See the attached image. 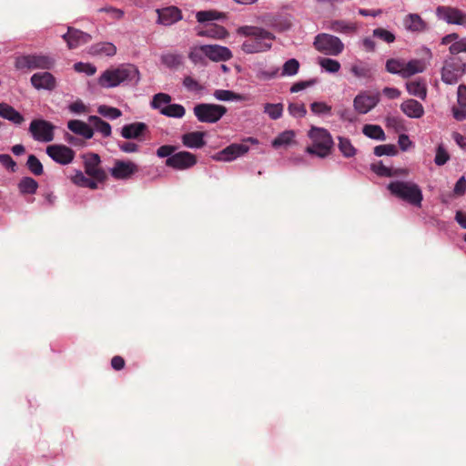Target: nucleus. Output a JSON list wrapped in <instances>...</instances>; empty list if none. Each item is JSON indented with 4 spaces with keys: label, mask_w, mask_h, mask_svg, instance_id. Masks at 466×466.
Listing matches in <instances>:
<instances>
[{
    "label": "nucleus",
    "mask_w": 466,
    "mask_h": 466,
    "mask_svg": "<svg viewBox=\"0 0 466 466\" xmlns=\"http://www.w3.org/2000/svg\"><path fill=\"white\" fill-rule=\"evenodd\" d=\"M46 154L60 165H68L75 158V151L65 145H50L46 147Z\"/></svg>",
    "instance_id": "13"
},
{
    "label": "nucleus",
    "mask_w": 466,
    "mask_h": 466,
    "mask_svg": "<svg viewBox=\"0 0 466 466\" xmlns=\"http://www.w3.org/2000/svg\"><path fill=\"white\" fill-rule=\"evenodd\" d=\"M449 51L451 55L466 52V37L458 39V41L452 43L449 47Z\"/></svg>",
    "instance_id": "54"
},
{
    "label": "nucleus",
    "mask_w": 466,
    "mask_h": 466,
    "mask_svg": "<svg viewBox=\"0 0 466 466\" xmlns=\"http://www.w3.org/2000/svg\"><path fill=\"white\" fill-rule=\"evenodd\" d=\"M55 126L44 119H35L30 123L29 131L36 141L51 142L54 140Z\"/></svg>",
    "instance_id": "10"
},
{
    "label": "nucleus",
    "mask_w": 466,
    "mask_h": 466,
    "mask_svg": "<svg viewBox=\"0 0 466 466\" xmlns=\"http://www.w3.org/2000/svg\"><path fill=\"white\" fill-rule=\"evenodd\" d=\"M158 23L164 25H170L175 23V6H169L157 10Z\"/></svg>",
    "instance_id": "32"
},
{
    "label": "nucleus",
    "mask_w": 466,
    "mask_h": 466,
    "mask_svg": "<svg viewBox=\"0 0 466 466\" xmlns=\"http://www.w3.org/2000/svg\"><path fill=\"white\" fill-rule=\"evenodd\" d=\"M248 150L249 147L245 143H233L221 151L218 152L212 157L217 161H232L237 157L245 155L248 152Z\"/></svg>",
    "instance_id": "14"
},
{
    "label": "nucleus",
    "mask_w": 466,
    "mask_h": 466,
    "mask_svg": "<svg viewBox=\"0 0 466 466\" xmlns=\"http://www.w3.org/2000/svg\"><path fill=\"white\" fill-rule=\"evenodd\" d=\"M17 188L21 195H34L38 188V183L33 177H24L19 180Z\"/></svg>",
    "instance_id": "29"
},
{
    "label": "nucleus",
    "mask_w": 466,
    "mask_h": 466,
    "mask_svg": "<svg viewBox=\"0 0 466 466\" xmlns=\"http://www.w3.org/2000/svg\"><path fill=\"white\" fill-rule=\"evenodd\" d=\"M387 188L395 198L411 206L421 207L423 195L420 187L416 183L412 181L395 180L389 183Z\"/></svg>",
    "instance_id": "3"
},
{
    "label": "nucleus",
    "mask_w": 466,
    "mask_h": 466,
    "mask_svg": "<svg viewBox=\"0 0 466 466\" xmlns=\"http://www.w3.org/2000/svg\"><path fill=\"white\" fill-rule=\"evenodd\" d=\"M147 129V126L142 122H135L125 125L121 129V136L126 139L139 138Z\"/></svg>",
    "instance_id": "22"
},
{
    "label": "nucleus",
    "mask_w": 466,
    "mask_h": 466,
    "mask_svg": "<svg viewBox=\"0 0 466 466\" xmlns=\"http://www.w3.org/2000/svg\"><path fill=\"white\" fill-rule=\"evenodd\" d=\"M26 167L35 176H40L44 172L43 165L35 155H29Z\"/></svg>",
    "instance_id": "42"
},
{
    "label": "nucleus",
    "mask_w": 466,
    "mask_h": 466,
    "mask_svg": "<svg viewBox=\"0 0 466 466\" xmlns=\"http://www.w3.org/2000/svg\"><path fill=\"white\" fill-rule=\"evenodd\" d=\"M466 191V179L464 177L459 178L456 182L453 192L457 196H461Z\"/></svg>",
    "instance_id": "63"
},
{
    "label": "nucleus",
    "mask_w": 466,
    "mask_h": 466,
    "mask_svg": "<svg viewBox=\"0 0 466 466\" xmlns=\"http://www.w3.org/2000/svg\"><path fill=\"white\" fill-rule=\"evenodd\" d=\"M310 109L315 115H325L331 112V106L324 102H313L310 104Z\"/></svg>",
    "instance_id": "52"
},
{
    "label": "nucleus",
    "mask_w": 466,
    "mask_h": 466,
    "mask_svg": "<svg viewBox=\"0 0 466 466\" xmlns=\"http://www.w3.org/2000/svg\"><path fill=\"white\" fill-rule=\"evenodd\" d=\"M295 137V132L293 130H286L277 136L272 141V147L278 148L282 146L289 145Z\"/></svg>",
    "instance_id": "35"
},
{
    "label": "nucleus",
    "mask_w": 466,
    "mask_h": 466,
    "mask_svg": "<svg viewBox=\"0 0 466 466\" xmlns=\"http://www.w3.org/2000/svg\"><path fill=\"white\" fill-rule=\"evenodd\" d=\"M214 96L218 100L221 101H230V100H238L241 101L244 99V96L242 95L234 93L230 90H224V89H218L214 92Z\"/></svg>",
    "instance_id": "41"
},
{
    "label": "nucleus",
    "mask_w": 466,
    "mask_h": 466,
    "mask_svg": "<svg viewBox=\"0 0 466 466\" xmlns=\"http://www.w3.org/2000/svg\"><path fill=\"white\" fill-rule=\"evenodd\" d=\"M171 96L164 94L158 93L154 96L151 101V106L156 109H159L160 113L170 116L175 117V104H170Z\"/></svg>",
    "instance_id": "20"
},
{
    "label": "nucleus",
    "mask_w": 466,
    "mask_h": 466,
    "mask_svg": "<svg viewBox=\"0 0 466 466\" xmlns=\"http://www.w3.org/2000/svg\"><path fill=\"white\" fill-rule=\"evenodd\" d=\"M0 163L12 172L16 171L17 165L8 154H0Z\"/></svg>",
    "instance_id": "55"
},
{
    "label": "nucleus",
    "mask_w": 466,
    "mask_h": 466,
    "mask_svg": "<svg viewBox=\"0 0 466 466\" xmlns=\"http://www.w3.org/2000/svg\"><path fill=\"white\" fill-rule=\"evenodd\" d=\"M289 113L294 117H304L307 114V109L304 104L290 103L288 106Z\"/></svg>",
    "instance_id": "49"
},
{
    "label": "nucleus",
    "mask_w": 466,
    "mask_h": 466,
    "mask_svg": "<svg viewBox=\"0 0 466 466\" xmlns=\"http://www.w3.org/2000/svg\"><path fill=\"white\" fill-rule=\"evenodd\" d=\"M237 33L247 37L241 45V50L245 54L267 52L271 49L276 39L273 33L258 26H240Z\"/></svg>",
    "instance_id": "1"
},
{
    "label": "nucleus",
    "mask_w": 466,
    "mask_h": 466,
    "mask_svg": "<svg viewBox=\"0 0 466 466\" xmlns=\"http://www.w3.org/2000/svg\"><path fill=\"white\" fill-rule=\"evenodd\" d=\"M0 116L15 125H21L25 121L24 116L18 111L5 103L0 104Z\"/></svg>",
    "instance_id": "27"
},
{
    "label": "nucleus",
    "mask_w": 466,
    "mask_h": 466,
    "mask_svg": "<svg viewBox=\"0 0 466 466\" xmlns=\"http://www.w3.org/2000/svg\"><path fill=\"white\" fill-rule=\"evenodd\" d=\"M69 110L75 114L86 113L87 111L86 106L81 101L77 100L69 105Z\"/></svg>",
    "instance_id": "62"
},
{
    "label": "nucleus",
    "mask_w": 466,
    "mask_h": 466,
    "mask_svg": "<svg viewBox=\"0 0 466 466\" xmlns=\"http://www.w3.org/2000/svg\"><path fill=\"white\" fill-rule=\"evenodd\" d=\"M340 119L343 121L353 122L356 119L354 113L350 108H342L337 111Z\"/></svg>",
    "instance_id": "61"
},
{
    "label": "nucleus",
    "mask_w": 466,
    "mask_h": 466,
    "mask_svg": "<svg viewBox=\"0 0 466 466\" xmlns=\"http://www.w3.org/2000/svg\"><path fill=\"white\" fill-rule=\"evenodd\" d=\"M30 82L32 86L37 89H45L48 91H52L56 86V77L49 72H41V73H35L31 78Z\"/></svg>",
    "instance_id": "19"
},
{
    "label": "nucleus",
    "mask_w": 466,
    "mask_h": 466,
    "mask_svg": "<svg viewBox=\"0 0 466 466\" xmlns=\"http://www.w3.org/2000/svg\"><path fill=\"white\" fill-rule=\"evenodd\" d=\"M363 134L372 139L385 140V133L380 126L378 125H365L362 128Z\"/></svg>",
    "instance_id": "34"
},
{
    "label": "nucleus",
    "mask_w": 466,
    "mask_h": 466,
    "mask_svg": "<svg viewBox=\"0 0 466 466\" xmlns=\"http://www.w3.org/2000/svg\"><path fill=\"white\" fill-rule=\"evenodd\" d=\"M386 70L390 74L400 75L403 78H408L417 73H421L425 69L423 61L412 59L405 62L403 59L390 58L386 62Z\"/></svg>",
    "instance_id": "6"
},
{
    "label": "nucleus",
    "mask_w": 466,
    "mask_h": 466,
    "mask_svg": "<svg viewBox=\"0 0 466 466\" xmlns=\"http://www.w3.org/2000/svg\"><path fill=\"white\" fill-rule=\"evenodd\" d=\"M90 177H87L82 171L77 170L76 174L71 177L72 182L82 187H86Z\"/></svg>",
    "instance_id": "58"
},
{
    "label": "nucleus",
    "mask_w": 466,
    "mask_h": 466,
    "mask_svg": "<svg viewBox=\"0 0 466 466\" xmlns=\"http://www.w3.org/2000/svg\"><path fill=\"white\" fill-rule=\"evenodd\" d=\"M437 16L448 24L466 25V13L461 10L446 5L438 6L436 9Z\"/></svg>",
    "instance_id": "12"
},
{
    "label": "nucleus",
    "mask_w": 466,
    "mask_h": 466,
    "mask_svg": "<svg viewBox=\"0 0 466 466\" xmlns=\"http://www.w3.org/2000/svg\"><path fill=\"white\" fill-rule=\"evenodd\" d=\"M205 132L193 131L184 134L181 137L183 145L189 148H201L205 146Z\"/></svg>",
    "instance_id": "23"
},
{
    "label": "nucleus",
    "mask_w": 466,
    "mask_h": 466,
    "mask_svg": "<svg viewBox=\"0 0 466 466\" xmlns=\"http://www.w3.org/2000/svg\"><path fill=\"white\" fill-rule=\"evenodd\" d=\"M53 56L44 54H30L19 56L15 60V67L18 70H50L55 66Z\"/></svg>",
    "instance_id": "5"
},
{
    "label": "nucleus",
    "mask_w": 466,
    "mask_h": 466,
    "mask_svg": "<svg viewBox=\"0 0 466 466\" xmlns=\"http://www.w3.org/2000/svg\"><path fill=\"white\" fill-rule=\"evenodd\" d=\"M85 173L90 177L99 182H104L107 178L106 171L100 167V157L96 153H88L84 157Z\"/></svg>",
    "instance_id": "11"
},
{
    "label": "nucleus",
    "mask_w": 466,
    "mask_h": 466,
    "mask_svg": "<svg viewBox=\"0 0 466 466\" xmlns=\"http://www.w3.org/2000/svg\"><path fill=\"white\" fill-rule=\"evenodd\" d=\"M380 102V94L370 95L362 92L356 96L353 100L355 110L360 114H366L374 108Z\"/></svg>",
    "instance_id": "16"
},
{
    "label": "nucleus",
    "mask_w": 466,
    "mask_h": 466,
    "mask_svg": "<svg viewBox=\"0 0 466 466\" xmlns=\"http://www.w3.org/2000/svg\"><path fill=\"white\" fill-rule=\"evenodd\" d=\"M373 36L388 44L395 41V35L389 30L379 27L373 30Z\"/></svg>",
    "instance_id": "47"
},
{
    "label": "nucleus",
    "mask_w": 466,
    "mask_h": 466,
    "mask_svg": "<svg viewBox=\"0 0 466 466\" xmlns=\"http://www.w3.org/2000/svg\"><path fill=\"white\" fill-rule=\"evenodd\" d=\"M339 149L345 157H351L356 155V148L351 144V141L343 137H339Z\"/></svg>",
    "instance_id": "39"
},
{
    "label": "nucleus",
    "mask_w": 466,
    "mask_h": 466,
    "mask_svg": "<svg viewBox=\"0 0 466 466\" xmlns=\"http://www.w3.org/2000/svg\"><path fill=\"white\" fill-rule=\"evenodd\" d=\"M458 104L461 107H466V86H460L458 87Z\"/></svg>",
    "instance_id": "64"
},
{
    "label": "nucleus",
    "mask_w": 466,
    "mask_h": 466,
    "mask_svg": "<svg viewBox=\"0 0 466 466\" xmlns=\"http://www.w3.org/2000/svg\"><path fill=\"white\" fill-rule=\"evenodd\" d=\"M98 12H105L110 15L114 19H120L124 15V12L121 9L115 8L113 6H106L98 9Z\"/></svg>",
    "instance_id": "60"
},
{
    "label": "nucleus",
    "mask_w": 466,
    "mask_h": 466,
    "mask_svg": "<svg viewBox=\"0 0 466 466\" xmlns=\"http://www.w3.org/2000/svg\"><path fill=\"white\" fill-rule=\"evenodd\" d=\"M139 71L134 65L124 64L116 68L106 70L99 77L98 84L106 88L115 87L122 83L137 85Z\"/></svg>",
    "instance_id": "2"
},
{
    "label": "nucleus",
    "mask_w": 466,
    "mask_h": 466,
    "mask_svg": "<svg viewBox=\"0 0 466 466\" xmlns=\"http://www.w3.org/2000/svg\"><path fill=\"white\" fill-rule=\"evenodd\" d=\"M466 65L460 57L451 56L445 59L441 69V79L444 83L456 84L464 74Z\"/></svg>",
    "instance_id": "7"
},
{
    "label": "nucleus",
    "mask_w": 466,
    "mask_h": 466,
    "mask_svg": "<svg viewBox=\"0 0 466 466\" xmlns=\"http://www.w3.org/2000/svg\"><path fill=\"white\" fill-rule=\"evenodd\" d=\"M174 151H175V146L165 145V146H161L157 149V155L159 157H167V159L166 160V165L168 167H175V155H173Z\"/></svg>",
    "instance_id": "37"
},
{
    "label": "nucleus",
    "mask_w": 466,
    "mask_h": 466,
    "mask_svg": "<svg viewBox=\"0 0 466 466\" xmlns=\"http://www.w3.org/2000/svg\"><path fill=\"white\" fill-rule=\"evenodd\" d=\"M401 111L409 117L420 118L424 115L422 105L415 99H408L400 105Z\"/></svg>",
    "instance_id": "24"
},
{
    "label": "nucleus",
    "mask_w": 466,
    "mask_h": 466,
    "mask_svg": "<svg viewBox=\"0 0 466 466\" xmlns=\"http://www.w3.org/2000/svg\"><path fill=\"white\" fill-rule=\"evenodd\" d=\"M283 109L284 106L281 103H267L264 105V113L273 120H277L282 116Z\"/></svg>",
    "instance_id": "38"
},
{
    "label": "nucleus",
    "mask_w": 466,
    "mask_h": 466,
    "mask_svg": "<svg viewBox=\"0 0 466 466\" xmlns=\"http://www.w3.org/2000/svg\"><path fill=\"white\" fill-rule=\"evenodd\" d=\"M350 72L358 78H369L371 76L370 68L362 63L353 65L350 67Z\"/></svg>",
    "instance_id": "43"
},
{
    "label": "nucleus",
    "mask_w": 466,
    "mask_h": 466,
    "mask_svg": "<svg viewBox=\"0 0 466 466\" xmlns=\"http://www.w3.org/2000/svg\"><path fill=\"white\" fill-rule=\"evenodd\" d=\"M319 64L329 73H337L340 69L339 62L331 58H320Z\"/></svg>",
    "instance_id": "46"
},
{
    "label": "nucleus",
    "mask_w": 466,
    "mask_h": 466,
    "mask_svg": "<svg viewBox=\"0 0 466 466\" xmlns=\"http://www.w3.org/2000/svg\"><path fill=\"white\" fill-rule=\"evenodd\" d=\"M67 128L74 134L81 136L85 139H90L94 136L93 128L81 120H69L67 122Z\"/></svg>",
    "instance_id": "21"
},
{
    "label": "nucleus",
    "mask_w": 466,
    "mask_h": 466,
    "mask_svg": "<svg viewBox=\"0 0 466 466\" xmlns=\"http://www.w3.org/2000/svg\"><path fill=\"white\" fill-rule=\"evenodd\" d=\"M74 68L76 71L84 72L87 76H93L96 71V68L94 66H92L90 64L82 63V62L76 63L74 65Z\"/></svg>",
    "instance_id": "57"
},
{
    "label": "nucleus",
    "mask_w": 466,
    "mask_h": 466,
    "mask_svg": "<svg viewBox=\"0 0 466 466\" xmlns=\"http://www.w3.org/2000/svg\"><path fill=\"white\" fill-rule=\"evenodd\" d=\"M198 35L207 36L214 39H224L228 35L227 29L217 24L207 25L206 27L198 32Z\"/></svg>",
    "instance_id": "25"
},
{
    "label": "nucleus",
    "mask_w": 466,
    "mask_h": 466,
    "mask_svg": "<svg viewBox=\"0 0 466 466\" xmlns=\"http://www.w3.org/2000/svg\"><path fill=\"white\" fill-rule=\"evenodd\" d=\"M97 112L107 118L116 119L122 116V112L120 109L106 105L99 106L97 108Z\"/></svg>",
    "instance_id": "44"
},
{
    "label": "nucleus",
    "mask_w": 466,
    "mask_h": 466,
    "mask_svg": "<svg viewBox=\"0 0 466 466\" xmlns=\"http://www.w3.org/2000/svg\"><path fill=\"white\" fill-rule=\"evenodd\" d=\"M406 88L409 94L417 96L420 99H425L427 89L423 83L419 81H411L406 84Z\"/></svg>",
    "instance_id": "33"
},
{
    "label": "nucleus",
    "mask_w": 466,
    "mask_h": 466,
    "mask_svg": "<svg viewBox=\"0 0 466 466\" xmlns=\"http://www.w3.org/2000/svg\"><path fill=\"white\" fill-rule=\"evenodd\" d=\"M138 171L137 166L131 161L116 160L114 167L110 169L111 176L116 180L130 178Z\"/></svg>",
    "instance_id": "15"
},
{
    "label": "nucleus",
    "mask_w": 466,
    "mask_h": 466,
    "mask_svg": "<svg viewBox=\"0 0 466 466\" xmlns=\"http://www.w3.org/2000/svg\"><path fill=\"white\" fill-rule=\"evenodd\" d=\"M204 56V45L191 47L188 57L192 62H194L195 64L200 63L202 62Z\"/></svg>",
    "instance_id": "53"
},
{
    "label": "nucleus",
    "mask_w": 466,
    "mask_h": 466,
    "mask_svg": "<svg viewBox=\"0 0 466 466\" xmlns=\"http://www.w3.org/2000/svg\"><path fill=\"white\" fill-rule=\"evenodd\" d=\"M450 159V155L442 145H439L436 149L434 162L437 166H443Z\"/></svg>",
    "instance_id": "50"
},
{
    "label": "nucleus",
    "mask_w": 466,
    "mask_h": 466,
    "mask_svg": "<svg viewBox=\"0 0 466 466\" xmlns=\"http://www.w3.org/2000/svg\"><path fill=\"white\" fill-rule=\"evenodd\" d=\"M198 162L196 155L187 151L177 152V169H187Z\"/></svg>",
    "instance_id": "28"
},
{
    "label": "nucleus",
    "mask_w": 466,
    "mask_h": 466,
    "mask_svg": "<svg viewBox=\"0 0 466 466\" xmlns=\"http://www.w3.org/2000/svg\"><path fill=\"white\" fill-rule=\"evenodd\" d=\"M316 82L317 81L315 79L297 82L290 87V92L297 93V92L301 91L309 86H313Z\"/></svg>",
    "instance_id": "59"
},
{
    "label": "nucleus",
    "mask_w": 466,
    "mask_h": 466,
    "mask_svg": "<svg viewBox=\"0 0 466 466\" xmlns=\"http://www.w3.org/2000/svg\"><path fill=\"white\" fill-rule=\"evenodd\" d=\"M205 56L214 62H225L232 58L229 48L218 45H204Z\"/></svg>",
    "instance_id": "18"
},
{
    "label": "nucleus",
    "mask_w": 466,
    "mask_h": 466,
    "mask_svg": "<svg viewBox=\"0 0 466 466\" xmlns=\"http://www.w3.org/2000/svg\"><path fill=\"white\" fill-rule=\"evenodd\" d=\"M63 39L67 43L69 49H74L89 43L92 40V36L81 30L68 27L67 32L63 35Z\"/></svg>",
    "instance_id": "17"
},
{
    "label": "nucleus",
    "mask_w": 466,
    "mask_h": 466,
    "mask_svg": "<svg viewBox=\"0 0 466 466\" xmlns=\"http://www.w3.org/2000/svg\"><path fill=\"white\" fill-rule=\"evenodd\" d=\"M314 46L318 51L329 56H338L344 49V45L339 37L324 33L315 37Z\"/></svg>",
    "instance_id": "9"
},
{
    "label": "nucleus",
    "mask_w": 466,
    "mask_h": 466,
    "mask_svg": "<svg viewBox=\"0 0 466 466\" xmlns=\"http://www.w3.org/2000/svg\"><path fill=\"white\" fill-rule=\"evenodd\" d=\"M397 148L394 145L386 144L380 145L374 147V154L378 157L381 156H394L397 154Z\"/></svg>",
    "instance_id": "48"
},
{
    "label": "nucleus",
    "mask_w": 466,
    "mask_h": 466,
    "mask_svg": "<svg viewBox=\"0 0 466 466\" xmlns=\"http://www.w3.org/2000/svg\"><path fill=\"white\" fill-rule=\"evenodd\" d=\"M299 63L295 58H290L286 61L282 67V76H294L299 72Z\"/></svg>",
    "instance_id": "45"
},
{
    "label": "nucleus",
    "mask_w": 466,
    "mask_h": 466,
    "mask_svg": "<svg viewBox=\"0 0 466 466\" xmlns=\"http://www.w3.org/2000/svg\"><path fill=\"white\" fill-rule=\"evenodd\" d=\"M371 170L380 177H391L395 176L393 170L384 166L381 162H379L378 164H372Z\"/></svg>",
    "instance_id": "51"
},
{
    "label": "nucleus",
    "mask_w": 466,
    "mask_h": 466,
    "mask_svg": "<svg viewBox=\"0 0 466 466\" xmlns=\"http://www.w3.org/2000/svg\"><path fill=\"white\" fill-rule=\"evenodd\" d=\"M405 28L411 32H422L426 30V22L417 14H410L403 20Z\"/></svg>",
    "instance_id": "26"
},
{
    "label": "nucleus",
    "mask_w": 466,
    "mask_h": 466,
    "mask_svg": "<svg viewBox=\"0 0 466 466\" xmlns=\"http://www.w3.org/2000/svg\"><path fill=\"white\" fill-rule=\"evenodd\" d=\"M183 85L188 91L198 92L202 90V86L191 76H186Z\"/></svg>",
    "instance_id": "56"
},
{
    "label": "nucleus",
    "mask_w": 466,
    "mask_h": 466,
    "mask_svg": "<svg viewBox=\"0 0 466 466\" xmlns=\"http://www.w3.org/2000/svg\"><path fill=\"white\" fill-rule=\"evenodd\" d=\"M88 121L94 126V128L101 133L103 137H108L112 134V127L109 123L104 121L97 116H90Z\"/></svg>",
    "instance_id": "30"
},
{
    "label": "nucleus",
    "mask_w": 466,
    "mask_h": 466,
    "mask_svg": "<svg viewBox=\"0 0 466 466\" xmlns=\"http://www.w3.org/2000/svg\"><path fill=\"white\" fill-rule=\"evenodd\" d=\"M89 52L92 55H105L112 56L116 54V47L112 43L104 42L92 46Z\"/></svg>",
    "instance_id": "31"
},
{
    "label": "nucleus",
    "mask_w": 466,
    "mask_h": 466,
    "mask_svg": "<svg viewBox=\"0 0 466 466\" xmlns=\"http://www.w3.org/2000/svg\"><path fill=\"white\" fill-rule=\"evenodd\" d=\"M308 136L312 141V145L306 147L308 154L315 155L320 158L330 155L334 142L330 133L327 129L311 127Z\"/></svg>",
    "instance_id": "4"
},
{
    "label": "nucleus",
    "mask_w": 466,
    "mask_h": 466,
    "mask_svg": "<svg viewBox=\"0 0 466 466\" xmlns=\"http://www.w3.org/2000/svg\"><path fill=\"white\" fill-rule=\"evenodd\" d=\"M226 113L227 108L224 106L216 104L202 103L194 107L195 116L202 123H216Z\"/></svg>",
    "instance_id": "8"
},
{
    "label": "nucleus",
    "mask_w": 466,
    "mask_h": 466,
    "mask_svg": "<svg viewBox=\"0 0 466 466\" xmlns=\"http://www.w3.org/2000/svg\"><path fill=\"white\" fill-rule=\"evenodd\" d=\"M224 17L225 15L215 10L199 11L196 15V18L199 23L219 20Z\"/></svg>",
    "instance_id": "40"
},
{
    "label": "nucleus",
    "mask_w": 466,
    "mask_h": 466,
    "mask_svg": "<svg viewBox=\"0 0 466 466\" xmlns=\"http://www.w3.org/2000/svg\"><path fill=\"white\" fill-rule=\"evenodd\" d=\"M329 29L342 34H348L355 30V26L352 23H348L344 20H335L329 23Z\"/></svg>",
    "instance_id": "36"
}]
</instances>
